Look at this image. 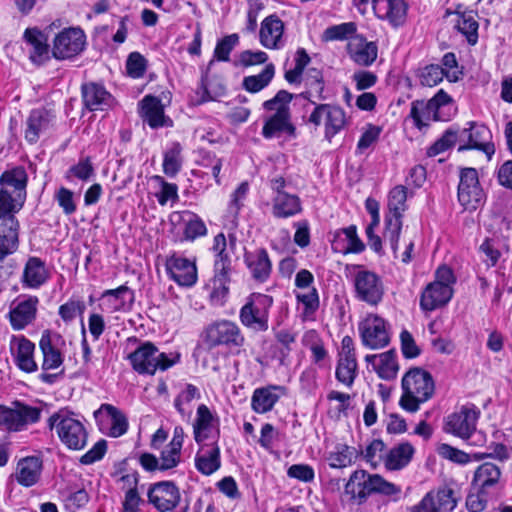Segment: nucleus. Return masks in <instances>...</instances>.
<instances>
[{
	"mask_svg": "<svg viewBox=\"0 0 512 512\" xmlns=\"http://www.w3.org/2000/svg\"><path fill=\"white\" fill-rule=\"evenodd\" d=\"M402 395L399 405L407 412L415 413L420 405L432 398L435 383L432 375L422 368H411L402 377Z\"/></svg>",
	"mask_w": 512,
	"mask_h": 512,
	"instance_id": "f257e3e1",
	"label": "nucleus"
},
{
	"mask_svg": "<svg viewBox=\"0 0 512 512\" xmlns=\"http://www.w3.org/2000/svg\"><path fill=\"white\" fill-rule=\"evenodd\" d=\"M345 492L357 504H362L369 495L374 493L392 497L396 501L399 499L402 489L401 486L385 480L379 474H369L365 470H356L351 474L345 485Z\"/></svg>",
	"mask_w": 512,
	"mask_h": 512,
	"instance_id": "f03ea898",
	"label": "nucleus"
},
{
	"mask_svg": "<svg viewBox=\"0 0 512 512\" xmlns=\"http://www.w3.org/2000/svg\"><path fill=\"white\" fill-rule=\"evenodd\" d=\"M455 113L452 98L442 89L428 101H413L410 109V117L418 129L428 126L431 121H449Z\"/></svg>",
	"mask_w": 512,
	"mask_h": 512,
	"instance_id": "7ed1b4c3",
	"label": "nucleus"
},
{
	"mask_svg": "<svg viewBox=\"0 0 512 512\" xmlns=\"http://www.w3.org/2000/svg\"><path fill=\"white\" fill-rule=\"evenodd\" d=\"M133 369L139 374L154 375L166 371L180 361L178 352H161L153 343L145 342L129 355Z\"/></svg>",
	"mask_w": 512,
	"mask_h": 512,
	"instance_id": "20e7f679",
	"label": "nucleus"
},
{
	"mask_svg": "<svg viewBox=\"0 0 512 512\" xmlns=\"http://www.w3.org/2000/svg\"><path fill=\"white\" fill-rule=\"evenodd\" d=\"M50 429H55L60 441L70 450H82L87 444L88 433L83 422L66 410L50 416Z\"/></svg>",
	"mask_w": 512,
	"mask_h": 512,
	"instance_id": "39448f33",
	"label": "nucleus"
},
{
	"mask_svg": "<svg viewBox=\"0 0 512 512\" xmlns=\"http://www.w3.org/2000/svg\"><path fill=\"white\" fill-rule=\"evenodd\" d=\"M273 297L262 293L250 294L239 312L242 325L254 332H265L269 329L270 309Z\"/></svg>",
	"mask_w": 512,
	"mask_h": 512,
	"instance_id": "423d86ee",
	"label": "nucleus"
},
{
	"mask_svg": "<svg viewBox=\"0 0 512 512\" xmlns=\"http://www.w3.org/2000/svg\"><path fill=\"white\" fill-rule=\"evenodd\" d=\"M286 179L277 175L269 179L272 191V215L278 219H287L301 213L302 202L298 195L287 192Z\"/></svg>",
	"mask_w": 512,
	"mask_h": 512,
	"instance_id": "0eeeda50",
	"label": "nucleus"
},
{
	"mask_svg": "<svg viewBox=\"0 0 512 512\" xmlns=\"http://www.w3.org/2000/svg\"><path fill=\"white\" fill-rule=\"evenodd\" d=\"M383 239L389 244L394 257L401 259L405 264L412 260V251L414 249V236L408 234V227L403 230V219L384 218Z\"/></svg>",
	"mask_w": 512,
	"mask_h": 512,
	"instance_id": "6e6552de",
	"label": "nucleus"
},
{
	"mask_svg": "<svg viewBox=\"0 0 512 512\" xmlns=\"http://www.w3.org/2000/svg\"><path fill=\"white\" fill-rule=\"evenodd\" d=\"M479 415L480 411L475 405H464L460 410L447 416L444 430L463 440H468L475 435L477 441H482L483 435L476 431Z\"/></svg>",
	"mask_w": 512,
	"mask_h": 512,
	"instance_id": "1a4fd4ad",
	"label": "nucleus"
},
{
	"mask_svg": "<svg viewBox=\"0 0 512 512\" xmlns=\"http://www.w3.org/2000/svg\"><path fill=\"white\" fill-rule=\"evenodd\" d=\"M358 330L363 346L368 349L385 348L391 341L389 323L377 314H368L359 322Z\"/></svg>",
	"mask_w": 512,
	"mask_h": 512,
	"instance_id": "9d476101",
	"label": "nucleus"
},
{
	"mask_svg": "<svg viewBox=\"0 0 512 512\" xmlns=\"http://www.w3.org/2000/svg\"><path fill=\"white\" fill-rule=\"evenodd\" d=\"M14 407L0 405V428L7 431H21L28 424L39 421L41 410L37 407L23 404L19 401L13 403Z\"/></svg>",
	"mask_w": 512,
	"mask_h": 512,
	"instance_id": "9b49d317",
	"label": "nucleus"
},
{
	"mask_svg": "<svg viewBox=\"0 0 512 512\" xmlns=\"http://www.w3.org/2000/svg\"><path fill=\"white\" fill-rule=\"evenodd\" d=\"M205 341L211 347L223 345L229 348H239L244 344L245 338L235 322L220 320L206 328Z\"/></svg>",
	"mask_w": 512,
	"mask_h": 512,
	"instance_id": "f8f14e48",
	"label": "nucleus"
},
{
	"mask_svg": "<svg viewBox=\"0 0 512 512\" xmlns=\"http://www.w3.org/2000/svg\"><path fill=\"white\" fill-rule=\"evenodd\" d=\"M308 122L316 127L324 123L325 137L331 140L345 127L347 119L345 111L339 106L316 104L308 118Z\"/></svg>",
	"mask_w": 512,
	"mask_h": 512,
	"instance_id": "ddd939ff",
	"label": "nucleus"
},
{
	"mask_svg": "<svg viewBox=\"0 0 512 512\" xmlns=\"http://www.w3.org/2000/svg\"><path fill=\"white\" fill-rule=\"evenodd\" d=\"M86 35L78 27H69L59 32L54 40L52 55L55 59H71L79 55L85 48Z\"/></svg>",
	"mask_w": 512,
	"mask_h": 512,
	"instance_id": "4468645a",
	"label": "nucleus"
},
{
	"mask_svg": "<svg viewBox=\"0 0 512 512\" xmlns=\"http://www.w3.org/2000/svg\"><path fill=\"white\" fill-rule=\"evenodd\" d=\"M491 132L483 124L469 122V128L458 130V151L476 149L483 151L488 158L495 153L493 143L490 142Z\"/></svg>",
	"mask_w": 512,
	"mask_h": 512,
	"instance_id": "2eb2a0df",
	"label": "nucleus"
},
{
	"mask_svg": "<svg viewBox=\"0 0 512 512\" xmlns=\"http://www.w3.org/2000/svg\"><path fill=\"white\" fill-rule=\"evenodd\" d=\"M353 283L358 300L372 306L382 301L384 286L381 278L375 272L360 269L355 273Z\"/></svg>",
	"mask_w": 512,
	"mask_h": 512,
	"instance_id": "dca6fc26",
	"label": "nucleus"
},
{
	"mask_svg": "<svg viewBox=\"0 0 512 512\" xmlns=\"http://www.w3.org/2000/svg\"><path fill=\"white\" fill-rule=\"evenodd\" d=\"M458 200L466 210H476L484 200V191L480 186L477 170L464 168L460 173Z\"/></svg>",
	"mask_w": 512,
	"mask_h": 512,
	"instance_id": "f3484780",
	"label": "nucleus"
},
{
	"mask_svg": "<svg viewBox=\"0 0 512 512\" xmlns=\"http://www.w3.org/2000/svg\"><path fill=\"white\" fill-rule=\"evenodd\" d=\"M358 375V363L354 341L350 336L343 337L338 353V361L335 371L336 379L350 388Z\"/></svg>",
	"mask_w": 512,
	"mask_h": 512,
	"instance_id": "a211bd4d",
	"label": "nucleus"
},
{
	"mask_svg": "<svg viewBox=\"0 0 512 512\" xmlns=\"http://www.w3.org/2000/svg\"><path fill=\"white\" fill-rule=\"evenodd\" d=\"M148 502L159 512H169L176 508L180 502L179 488L173 481H160L150 485Z\"/></svg>",
	"mask_w": 512,
	"mask_h": 512,
	"instance_id": "6ab92c4d",
	"label": "nucleus"
},
{
	"mask_svg": "<svg viewBox=\"0 0 512 512\" xmlns=\"http://www.w3.org/2000/svg\"><path fill=\"white\" fill-rule=\"evenodd\" d=\"M165 267L169 278L179 286L192 287L196 284L198 276L195 261L174 253L167 257Z\"/></svg>",
	"mask_w": 512,
	"mask_h": 512,
	"instance_id": "aec40b11",
	"label": "nucleus"
},
{
	"mask_svg": "<svg viewBox=\"0 0 512 512\" xmlns=\"http://www.w3.org/2000/svg\"><path fill=\"white\" fill-rule=\"evenodd\" d=\"M134 291L126 285L102 292L99 297V308L104 313L128 312L134 303Z\"/></svg>",
	"mask_w": 512,
	"mask_h": 512,
	"instance_id": "412c9836",
	"label": "nucleus"
},
{
	"mask_svg": "<svg viewBox=\"0 0 512 512\" xmlns=\"http://www.w3.org/2000/svg\"><path fill=\"white\" fill-rule=\"evenodd\" d=\"M219 433V417L205 404H200L197 408L196 418L193 423L195 442L201 444L205 443L208 439L218 442Z\"/></svg>",
	"mask_w": 512,
	"mask_h": 512,
	"instance_id": "4be33fe9",
	"label": "nucleus"
},
{
	"mask_svg": "<svg viewBox=\"0 0 512 512\" xmlns=\"http://www.w3.org/2000/svg\"><path fill=\"white\" fill-rule=\"evenodd\" d=\"M55 114L44 107L30 111L26 121L24 138L29 144H36L54 125Z\"/></svg>",
	"mask_w": 512,
	"mask_h": 512,
	"instance_id": "5701e85b",
	"label": "nucleus"
},
{
	"mask_svg": "<svg viewBox=\"0 0 512 512\" xmlns=\"http://www.w3.org/2000/svg\"><path fill=\"white\" fill-rule=\"evenodd\" d=\"M39 299L36 296H24L13 302L8 313L11 327L23 330L36 319Z\"/></svg>",
	"mask_w": 512,
	"mask_h": 512,
	"instance_id": "b1692460",
	"label": "nucleus"
},
{
	"mask_svg": "<svg viewBox=\"0 0 512 512\" xmlns=\"http://www.w3.org/2000/svg\"><path fill=\"white\" fill-rule=\"evenodd\" d=\"M284 30V22L276 14L265 17L260 25V44L270 50L282 49L286 44Z\"/></svg>",
	"mask_w": 512,
	"mask_h": 512,
	"instance_id": "393cba45",
	"label": "nucleus"
},
{
	"mask_svg": "<svg viewBox=\"0 0 512 512\" xmlns=\"http://www.w3.org/2000/svg\"><path fill=\"white\" fill-rule=\"evenodd\" d=\"M372 8L377 18L397 28L406 22L408 4L405 0H373Z\"/></svg>",
	"mask_w": 512,
	"mask_h": 512,
	"instance_id": "a878e982",
	"label": "nucleus"
},
{
	"mask_svg": "<svg viewBox=\"0 0 512 512\" xmlns=\"http://www.w3.org/2000/svg\"><path fill=\"white\" fill-rule=\"evenodd\" d=\"M347 54L355 64L369 67L377 59L378 46L373 41H367L363 35L357 34L349 39Z\"/></svg>",
	"mask_w": 512,
	"mask_h": 512,
	"instance_id": "bb28decb",
	"label": "nucleus"
},
{
	"mask_svg": "<svg viewBox=\"0 0 512 512\" xmlns=\"http://www.w3.org/2000/svg\"><path fill=\"white\" fill-rule=\"evenodd\" d=\"M244 263L255 282L265 283L270 278L272 262L265 248L245 251Z\"/></svg>",
	"mask_w": 512,
	"mask_h": 512,
	"instance_id": "cd10ccee",
	"label": "nucleus"
},
{
	"mask_svg": "<svg viewBox=\"0 0 512 512\" xmlns=\"http://www.w3.org/2000/svg\"><path fill=\"white\" fill-rule=\"evenodd\" d=\"M195 455V468L199 473L210 476L221 467V450L217 441L198 444Z\"/></svg>",
	"mask_w": 512,
	"mask_h": 512,
	"instance_id": "c85d7f7f",
	"label": "nucleus"
},
{
	"mask_svg": "<svg viewBox=\"0 0 512 512\" xmlns=\"http://www.w3.org/2000/svg\"><path fill=\"white\" fill-rule=\"evenodd\" d=\"M10 350L18 368L24 372L37 371L38 366L33 358L35 345L24 336H12Z\"/></svg>",
	"mask_w": 512,
	"mask_h": 512,
	"instance_id": "c756f323",
	"label": "nucleus"
},
{
	"mask_svg": "<svg viewBox=\"0 0 512 512\" xmlns=\"http://www.w3.org/2000/svg\"><path fill=\"white\" fill-rule=\"evenodd\" d=\"M445 16L451 18L453 28L465 37L469 45L474 46L477 44L479 37L477 13L473 11L452 12L447 10Z\"/></svg>",
	"mask_w": 512,
	"mask_h": 512,
	"instance_id": "7c9ffc66",
	"label": "nucleus"
},
{
	"mask_svg": "<svg viewBox=\"0 0 512 512\" xmlns=\"http://www.w3.org/2000/svg\"><path fill=\"white\" fill-rule=\"evenodd\" d=\"M453 295L451 286L432 282L421 293L420 308L423 311H433L446 305Z\"/></svg>",
	"mask_w": 512,
	"mask_h": 512,
	"instance_id": "2f4dec72",
	"label": "nucleus"
},
{
	"mask_svg": "<svg viewBox=\"0 0 512 512\" xmlns=\"http://www.w3.org/2000/svg\"><path fill=\"white\" fill-rule=\"evenodd\" d=\"M42 469L43 462L40 457L27 456L18 461L13 477L21 486L31 487L39 481Z\"/></svg>",
	"mask_w": 512,
	"mask_h": 512,
	"instance_id": "473e14b6",
	"label": "nucleus"
},
{
	"mask_svg": "<svg viewBox=\"0 0 512 512\" xmlns=\"http://www.w3.org/2000/svg\"><path fill=\"white\" fill-rule=\"evenodd\" d=\"M332 248L335 252L343 254L361 253L365 245L357 235V227L350 225L334 232Z\"/></svg>",
	"mask_w": 512,
	"mask_h": 512,
	"instance_id": "72a5a7b5",
	"label": "nucleus"
},
{
	"mask_svg": "<svg viewBox=\"0 0 512 512\" xmlns=\"http://www.w3.org/2000/svg\"><path fill=\"white\" fill-rule=\"evenodd\" d=\"M82 99L90 111L106 110L112 106L114 100L104 86L93 82L82 86Z\"/></svg>",
	"mask_w": 512,
	"mask_h": 512,
	"instance_id": "f704fd0d",
	"label": "nucleus"
},
{
	"mask_svg": "<svg viewBox=\"0 0 512 512\" xmlns=\"http://www.w3.org/2000/svg\"><path fill=\"white\" fill-rule=\"evenodd\" d=\"M49 279L46 263L39 257H29L25 263L21 282L23 287L38 289Z\"/></svg>",
	"mask_w": 512,
	"mask_h": 512,
	"instance_id": "c9c22d12",
	"label": "nucleus"
},
{
	"mask_svg": "<svg viewBox=\"0 0 512 512\" xmlns=\"http://www.w3.org/2000/svg\"><path fill=\"white\" fill-rule=\"evenodd\" d=\"M23 38L29 48V59L37 65L49 60V45L47 37L38 28H27Z\"/></svg>",
	"mask_w": 512,
	"mask_h": 512,
	"instance_id": "e433bc0d",
	"label": "nucleus"
},
{
	"mask_svg": "<svg viewBox=\"0 0 512 512\" xmlns=\"http://www.w3.org/2000/svg\"><path fill=\"white\" fill-rule=\"evenodd\" d=\"M365 361L372 366L381 379L391 380L397 375L399 367L396 352L393 349L380 354L366 355Z\"/></svg>",
	"mask_w": 512,
	"mask_h": 512,
	"instance_id": "4c0bfd02",
	"label": "nucleus"
},
{
	"mask_svg": "<svg viewBox=\"0 0 512 512\" xmlns=\"http://www.w3.org/2000/svg\"><path fill=\"white\" fill-rule=\"evenodd\" d=\"M141 116L153 129L171 125V120L165 117L161 101L151 95H146L141 101Z\"/></svg>",
	"mask_w": 512,
	"mask_h": 512,
	"instance_id": "58836bf2",
	"label": "nucleus"
},
{
	"mask_svg": "<svg viewBox=\"0 0 512 512\" xmlns=\"http://www.w3.org/2000/svg\"><path fill=\"white\" fill-rule=\"evenodd\" d=\"M19 221L8 218L0 222V262L13 254L19 245Z\"/></svg>",
	"mask_w": 512,
	"mask_h": 512,
	"instance_id": "ea45409f",
	"label": "nucleus"
},
{
	"mask_svg": "<svg viewBox=\"0 0 512 512\" xmlns=\"http://www.w3.org/2000/svg\"><path fill=\"white\" fill-rule=\"evenodd\" d=\"M283 391L284 388L277 385L255 389L251 398L252 410L258 414L271 411L280 399V393Z\"/></svg>",
	"mask_w": 512,
	"mask_h": 512,
	"instance_id": "a19ab883",
	"label": "nucleus"
},
{
	"mask_svg": "<svg viewBox=\"0 0 512 512\" xmlns=\"http://www.w3.org/2000/svg\"><path fill=\"white\" fill-rule=\"evenodd\" d=\"M28 175L21 166L5 171L0 177V185L2 188H12L10 193L14 196H20L22 200H26V186Z\"/></svg>",
	"mask_w": 512,
	"mask_h": 512,
	"instance_id": "79ce46f5",
	"label": "nucleus"
},
{
	"mask_svg": "<svg viewBox=\"0 0 512 512\" xmlns=\"http://www.w3.org/2000/svg\"><path fill=\"white\" fill-rule=\"evenodd\" d=\"M105 414L109 421L108 435L114 438L124 435L128 430L126 415L111 404H102L95 416Z\"/></svg>",
	"mask_w": 512,
	"mask_h": 512,
	"instance_id": "37998d69",
	"label": "nucleus"
},
{
	"mask_svg": "<svg viewBox=\"0 0 512 512\" xmlns=\"http://www.w3.org/2000/svg\"><path fill=\"white\" fill-rule=\"evenodd\" d=\"M280 133H286L288 135H293L295 133V127L291 122V115L284 114L283 111L271 115L265 121L262 128V135L267 139Z\"/></svg>",
	"mask_w": 512,
	"mask_h": 512,
	"instance_id": "c03bdc74",
	"label": "nucleus"
},
{
	"mask_svg": "<svg viewBox=\"0 0 512 512\" xmlns=\"http://www.w3.org/2000/svg\"><path fill=\"white\" fill-rule=\"evenodd\" d=\"M501 476L500 468L490 462L481 464L475 471L473 477V487L476 490H486L495 486Z\"/></svg>",
	"mask_w": 512,
	"mask_h": 512,
	"instance_id": "a18cd8bd",
	"label": "nucleus"
},
{
	"mask_svg": "<svg viewBox=\"0 0 512 512\" xmlns=\"http://www.w3.org/2000/svg\"><path fill=\"white\" fill-rule=\"evenodd\" d=\"M414 454V448L409 443H401L393 447L384 458L387 470L396 471L409 464Z\"/></svg>",
	"mask_w": 512,
	"mask_h": 512,
	"instance_id": "49530a36",
	"label": "nucleus"
},
{
	"mask_svg": "<svg viewBox=\"0 0 512 512\" xmlns=\"http://www.w3.org/2000/svg\"><path fill=\"white\" fill-rule=\"evenodd\" d=\"M183 223L184 240L194 241L197 238L207 235V227L204 221L196 213L183 211L179 214Z\"/></svg>",
	"mask_w": 512,
	"mask_h": 512,
	"instance_id": "de8ad7c7",
	"label": "nucleus"
},
{
	"mask_svg": "<svg viewBox=\"0 0 512 512\" xmlns=\"http://www.w3.org/2000/svg\"><path fill=\"white\" fill-rule=\"evenodd\" d=\"M39 347L43 354L42 369L44 371L57 369L63 364V356L59 349L52 344L51 336L45 331L39 341Z\"/></svg>",
	"mask_w": 512,
	"mask_h": 512,
	"instance_id": "09e8293b",
	"label": "nucleus"
},
{
	"mask_svg": "<svg viewBox=\"0 0 512 512\" xmlns=\"http://www.w3.org/2000/svg\"><path fill=\"white\" fill-rule=\"evenodd\" d=\"M305 85L307 90L300 94V97L309 100L311 103L316 105V102L311 100V98H316V100L321 101L325 100L326 97L323 95L324 92V79L322 72L316 68H310L305 77Z\"/></svg>",
	"mask_w": 512,
	"mask_h": 512,
	"instance_id": "8fccbe9b",
	"label": "nucleus"
},
{
	"mask_svg": "<svg viewBox=\"0 0 512 512\" xmlns=\"http://www.w3.org/2000/svg\"><path fill=\"white\" fill-rule=\"evenodd\" d=\"M408 197L407 187L403 185H397L388 195V211L385 214V218H394L403 219V215L407 210L408 206L406 204Z\"/></svg>",
	"mask_w": 512,
	"mask_h": 512,
	"instance_id": "3c124183",
	"label": "nucleus"
},
{
	"mask_svg": "<svg viewBox=\"0 0 512 512\" xmlns=\"http://www.w3.org/2000/svg\"><path fill=\"white\" fill-rule=\"evenodd\" d=\"M25 201L20 196H14L7 188H0V222H6L8 218L17 219L18 213Z\"/></svg>",
	"mask_w": 512,
	"mask_h": 512,
	"instance_id": "603ef678",
	"label": "nucleus"
},
{
	"mask_svg": "<svg viewBox=\"0 0 512 512\" xmlns=\"http://www.w3.org/2000/svg\"><path fill=\"white\" fill-rule=\"evenodd\" d=\"M357 451L346 444H337L327 455V461L331 468H346L354 462Z\"/></svg>",
	"mask_w": 512,
	"mask_h": 512,
	"instance_id": "864d4df0",
	"label": "nucleus"
},
{
	"mask_svg": "<svg viewBox=\"0 0 512 512\" xmlns=\"http://www.w3.org/2000/svg\"><path fill=\"white\" fill-rule=\"evenodd\" d=\"M182 147L180 143L173 142L163 154V172L168 177H175L182 168Z\"/></svg>",
	"mask_w": 512,
	"mask_h": 512,
	"instance_id": "5fc2aeb1",
	"label": "nucleus"
},
{
	"mask_svg": "<svg viewBox=\"0 0 512 512\" xmlns=\"http://www.w3.org/2000/svg\"><path fill=\"white\" fill-rule=\"evenodd\" d=\"M275 74V68L273 64H268L257 75H251L244 77L242 81L243 88L250 93H257L263 90L272 81Z\"/></svg>",
	"mask_w": 512,
	"mask_h": 512,
	"instance_id": "6e6d98bb",
	"label": "nucleus"
},
{
	"mask_svg": "<svg viewBox=\"0 0 512 512\" xmlns=\"http://www.w3.org/2000/svg\"><path fill=\"white\" fill-rule=\"evenodd\" d=\"M295 298L298 304L302 305V319H313L315 312L319 308V294L315 287H311L307 291L295 292Z\"/></svg>",
	"mask_w": 512,
	"mask_h": 512,
	"instance_id": "4d7b16f0",
	"label": "nucleus"
},
{
	"mask_svg": "<svg viewBox=\"0 0 512 512\" xmlns=\"http://www.w3.org/2000/svg\"><path fill=\"white\" fill-rule=\"evenodd\" d=\"M357 26L354 22H345L327 27L321 36L322 41H343L348 40L356 34Z\"/></svg>",
	"mask_w": 512,
	"mask_h": 512,
	"instance_id": "13d9d810",
	"label": "nucleus"
},
{
	"mask_svg": "<svg viewBox=\"0 0 512 512\" xmlns=\"http://www.w3.org/2000/svg\"><path fill=\"white\" fill-rule=\"evenodd\" d=\"M417 76L421 85L434 87L443 80L445 71L440 65L430 64L420 68L418 70Z\"/></svg>",
	"mask_w": 512,
	"mask_h": 512,
	"instance_id": "bf43d9fd",
	"label": "nucleus"
},
{
	"mask_svg": "<svg viewBox=\"0 0 512 512\" xmlns=\"http://www.w3.org/2000/svg\"><path fill=\"white\" fill-rule=\"evenodd\" d=\"M86 306L83 300L70 299L59 307L58 313L65 323H70L78 316L82 317L85 312ZM83 318H81V322Z\"/></svg>",
	"mask_w": 512,
	"mask_h": 512,
	"instance_id": "052dcab7",
	"label": "nucleus"
},
{
	"mask_svg": "<svg viewBox=\"0 0 512 512\" xmlns=\"http://www.w3.org/2000/svg\"><path fill=\"white\" fill-rule=\"evenodd\" d=\"M381 132V127L373 124H367L358 140L355 153L357 155L364 154L366 150L376 144Z\"/></svg>",
	"mask_w": 512,
	"mask_h": 512,
	"instance_id": "680f3d73",
	"label": "nucleus"
},
{
	"mask_svg": "<svg viewBox=\"0 0 512 512\" xmlns=\"http://www.w3.org/2000/svg\"><path fill=\"white\" fill-rule=\"evenodd\" d=\"M293 99V95L286 90H280L276 95L263 103V108L274 113L290 114L289 104Z\"/></svg>",
	"mask_w": 512,
	"mask_h": 512,
	"instance_id": "e2e57ef3",
	"label": "nucleus"
},
{
	"mask_svg": "<svg viewBox=\"0 0 512 512\" xmlns=\"http://www.w3.org/2000/svg\"><path fill=\"white\" fill-rule=\"evenodd\" d=\"M458 142V130L452 128L446 130L444 134L427 150L429 157H434L440 153L445 152Z\"/></svg>",
	"mask_w": 512,
	"mask_h": 512,
	"instance_id": "0e129e2a",
	"label": "nucleus"
},
{
	"mask_svg": "<svg viewBox=\"0 0 512 512\" xmlns=\"http://www.w3.org/2000/svg\"><path fill=\"white\" fill-rule=\"evenodd\" d=\"M200 396V391L195 385L186 384L184 389L175 398L174 406L182 416H185L187 414L185 406L193 400L199 399Z\"/></svg>",
	"mask_w": 512,
	"mask_h": 512,
	"instance_id": "69168bd1",
	"label": "nucleus"
},
{
	"mask_svg": "<svg viewBox=\"0 0 512 512\" xmlns=\"http://www.w3.org/2000/svg\"><path fill=\"white\" fill-rule=\"evenodd\" d=\"M433 496L436 508L441 512H452L457 506L454 491L449 487L439 489L435 494L433 493Z\"/></svg>",
	"mask_w": 512,
	"mask_h": 512,
	"instance_id": "338daca9",
	"label": "nucleus"
},
{
	"mask_svg": "<svg viewBox=\"0 0 512 512\" xmlns=\"http://www.w3.org/2000/svg\"><path fill=\"white\" fill-rule=\"evenodd\" d=\"M147 69V60L139 52H131L126 60L127 74L134 78L139 79L144 76Z\"/></svg>",
	"mask_w": 512,
	"mask_h": 512,
	"instance_id": "774afa93",
	"label": "nucleus"
}]
</instances>
